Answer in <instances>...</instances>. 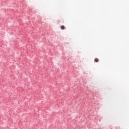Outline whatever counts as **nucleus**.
Segmentation results:
<instances>
[{
  "label": "nucleus",
  "mask_w": 129,
  "mask_h": 129,
  "mask_svg": "<svg viewBox=\"0 0 129 129\" xmlns=\"http://www.w3.org/2000/svg\"><path fill=\"white\" fill-rule=\"evenodd\" d=\"M60 29H61V30H64V29H65V26H64V25L61 26Z\"/></svg>",
  "instance_id": "nucleus-1"
},
{
  "label": "nucleus",
  "mask_w": 129,
  "mask_h": 129,
  "mask_svg": "<svg viewBox=\"0 0 129 129\" xmlns=\"http://www.w3.org/2000/svg\"><path fill=\"white\" fill-rule=\"evenodd\" d=\"M94 61H95V62H98V61H99V59L97 58H95Z\"/></svg>",
  "instance_id": "nucleus-2"
}]
</instances>
